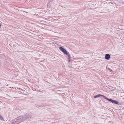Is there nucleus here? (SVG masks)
I'll list each match as a JSON object with an SVG mask.
<instances>
[{"label":"nucleus","mask_w":124,"mask_h":124,"mask_svg":"<svg viewBox=\"0 0 124 124\" xmlns=\"http://www.w3.org/2000/svg\"><path fill=\"white\" fill-rule=\"evenodd\" d=\"M23 118V117L22 118L21 117H20L15 119V120L12 121V124H18L20 122L22 121L21 119Z\"/></svg>","instance_id":"obj_1"},{"label":"nucleus","mask_w":124,"mask_h":124,"mask_svg":"<svg viewBox=\"0 0 124 124\" xmlns=\"http://www.w3.org/2000/svg\"><path fill=\"white\" fill-rule=\"evenodd\" d=\"M59 49L60 50L62 51L65 54L67 55L69 58V59H70V55L68 54L66 50L61 47H60Z\"/></svg>","instance_id":"obj_2"},{"label":"nucleus","mask_w":124,"mask_h":124,"mask_svg":"<svg viewBox=\"0 0 124 124\" xmlns=\"http://www.w3.org/2000/svg\"><path fill=\"white\" fill-rule=\"evenodd\" d=\"M105 99L108 101H110L111 102L115 104H117L118 103V102L117 101L114 100H113L109 99H108L106 97Z\"/></svg>","instance_id":"obj_3"},{"label":"nucleus","mask_w":124,"mask_h":124,"mask_svg":"<svg viewBox=\"0 0 124 124\" xmlns=\"http://www.w3.org/2000/svg\"><path fill=\"white\" fill-rule=\"evenodd\" d=\"M110 57V56L109 54H106L105 55V58L107 60H108Z\"/></svg>","instance_id":"obj_4"},{"label":"nucleus","mask_w":124,"mask_h":124,"mask_svg":"<svg viewBox=\"0 0 124 124\" xmlns=\"http://www.w3.org/2000/svg\"><path fill=\"white\" fill-rule=\"evenodd\" d=\"M100 96H101L103 97L104 98H105V99L106 98V97L105 96L103 95H101V94H98V95L95 96H94V98H98V97H100Z\"/></svg>","instance_id":"obj_5"},{"label":"nucleus","mask_w":124,"mask_h":124,"mask_svg":"<svg viewBox=\"0 0 124 124\" xmlns=\"http://www.w3.org/2000/svg\"><path fill=\"white\" fill-rule=\"evenodd\" d=\"M0 119L1 120L4 121V120L2 116L0 114Z\"/></svg>","instance_id":"obj_6"},{"label":"nucleus","mask_w":124,"mask_h":124,"mask_svg":"<svg viewBox=\"0 0 124 124\" xmlns=\"http://www.w3.org/2000/svg\"><path fill=\"white\" fill-rule=\"evenodd\" d=\"M68 59H69V62H70V59H69V58L68 57Z\"/></svg>","instance_id":"obj_7"},{"label":"nucleus","mask_w":124,"mask_h":124,"mask_svg":"<svg viewBox=\"0 0 124 124\" xmlns=\"http://www.w3.org/2000/svg\"><path fill=\"white\" fill-rule=\"evenodd\" d=\"M23 13H27V12H25V11H23Z\"/></svg>","instance_id":"obj_8"},{"label":"nucleus","mask_w":124,"mask_h":124,"mask_svg":"<svg viewBox=\"0 0 124 124\" xmlns=\"http://www.w3.org/2000/svg\"><path fill=\"white\" fill-rule=\"evenodd\" d=\"M1 25L0 24V27H1Z\"/></svg>","instance_id":"obj_9"}]
</instances>
